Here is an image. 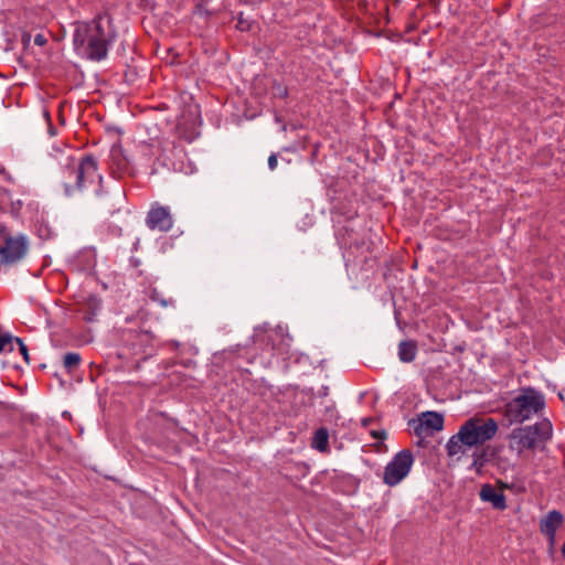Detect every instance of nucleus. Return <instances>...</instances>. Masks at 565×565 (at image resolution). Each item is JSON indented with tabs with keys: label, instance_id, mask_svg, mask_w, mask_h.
<instances>
[{
	"label": "nucleus",
	"instance_id": "nucleus-40",
	"mask_svg": "<svg viewBox=\"0 0 565 565\" xmlns=\"http://www.w3.org/2000/svg\"><path fill=\"white\" fill-rule=\"evenodd\" d=\"M167 52H168V55H170V54L172 55V60H171L170 63L173 64L174 60L179 56V54L172 47L168 49Z\"/></svg>",
	"mask_w": 565,
	"mask_h": 565
},
{
	"label": "nucleus",
	"instance_id": "nucleus-15",
	"mask_svg": "<svg viewBox=\"0 0 565 565\" xmlns=\"http://www.w3.org/2000/svg\"><path fill=\"white\" fill-rule=\"evenodd\" d=\"M480 499L484 502H490L497 510H504L507 508L505 495L502 491H498L493 486L487 483L481 487Z\"/></svg>",
	"mask_w": 565,
	"mask_h": 565
},
{
	"label": "nucleus",
	"instance_id": "nucleus-42",
	"mask_svg": "<svg viewBox=\"0 0 565 565\" xmlns=\"http://www.w3.org/2000/svg\"><path fill=\"white\" fill-rule=\"evenodd\" d=\"M275 121L278 124L286 122L284 117L278 111H275Z\"/></svg>",
	"mask_w": 565,
	"mask_h": 565
},
{
	"label": "nucleus",
	"instance_id": "nucleus-9",
	"mask_svg": "<svg viewBox=\"0 0 565 565\" xmlns=\"http://www.w3.org/2000/svg\"><path fill=\"white\" fill-rule=\"evenodd\" d=\"M201 111L200 105L198 104H189L184 106L181 115L178 117L177 130L180 135V138L191 142L193 141L200 132L198 128L201 126Z\"/></svg>",
	"mask_w": 565,
	"mask_h": 565
},
{
	"label": "nucleus",
	"instance_id": "nucleus-5",
	"mask_svg": "<svg viewBox=\"0 0 565 565\" xmlns=\"http://www.w3.org/2000/svg\"><path fill=\"white\" fill-rule=\"evenodd\" d=\"M543 395L532 387L524 388L505 406V416L510 423H523L544 408Z\"/></svg>",
	"mask_w": 565,
	"mask_h": 565
},
{
	"label": "nucleus",
	"instance_id": "nucleus-34",
	"mask_svg": "<svg viewBox=\"0 0 565 565\" xmlns=\"http://www.w3.org/2000/svg\"><path fill=\"white\" fill-rule=\"evenodd\" d=\"M44 115H45V117L47 119V122H49V134L51 136H55L57 134V129L53 126V124L51 121L50 113L47 110H45Z\"/></svg>",
	"mask_w": 565,
	"mask_h": 565
},
{
	"label": "nucleus",
	"instance_id": "nucleus-44",
	"mask_svg": "<svg viewBox=\"0 0 565 565\" xmlns=\"http://www.w3.org/2000/svg\"><path fill=\"white\" fill-rule=\"evenodd\" d=\"M92 340H93V338H92V335H90L89 333H88V334H86V335H84V337L81 339V341H82L83 343H88V342H90Z\"/></svg>",
	"mask_w": 565,
	"mask_h": 565
},
{
	"label": "nucleus",
	"instance_id": "nucleus-14",
	"mask_svg": "<svg viewBox=\"0 0 565 565\" xmlns=\"http://www.w3.org/2000/svg\"><path fill=\"white\" fill-rule=\"evenodd\" d=\"M110 43H113V41L87 38L85 43L86 57L92 61H102L106 58Z\"/></svg>",
	"mask_w": 565,
	"mask_h": 565
},
{
	"label": "nucleus",
	"instance_id": "nucleus-28",
	"mask_svg": "<svg viewBox=\"0 0 565 565\" xmlns=\"http://www.w3.org/2000/svg\"><path fill=\"white\" fill-rule=\"evenodd\" d=\"M385 297H386V298H385V301H386V302H392V303H393V307H394V318H395V319L401 318V317H402V311H401V309H399V308H397V307L395 306V301H394V296H393V294H392V292H386V294H385Z\"/></svg>",
	"mask_w": 565,
	"mask_h": 565
},
{
	"label": "nucleus",
	"instance_id": "nucleus-24",
	"mask_svg": "<svg viewBox=\"0 0 565 565\" xmlns=\"http://www.w3.org/2000/svg\"><path fill=\"white\" fill-rule=\"evenodd\" d=\"M237 23L235 25V29L241 32H250L253 26V21L247 20L243 17V12H239L237 15Z\"/></svg>",
	"mask_w": 565,
	"mask_h": 565
},
{
	"label": "nucleus",
	"instance_id": "nucleus-51",
	"mask_svg": "<svg viewBox=\"0 0 565 565\" xmlns=\"http://www.w3.org/2000/svg\"><path fill=\"white\" fill-rule=\"evenodd\" d=\"M98 180H99V188H102L103 177L98 175Z\"/></svg>",
	"mask_w": 565,
	"mask_h": 565
},
{
	"label": "nucleus",
	"instance_id": "nucleus-6",
	"mask_svg": "<svg viewBox=\"0 0 565 565\" xmlns=\"http://www.w3.org/2000/svg\"><path fill=\"white\" fill-rule=\"evenodd\" d=\"M552 437V425L548 420H542L512 430L510 435V448L522 454L524 450L534 449L539 444L545 443Z\"/></svg>",
	"mask_w": 565,
	"mask_h": 565
},
{
	"label": "nucleus",
	"instance_id": "nucleus-25",
	"mask_svg": "<svg viewBox=\"0 0 565 565\" xmlns=\"http://www.w3.org/2000/svg\"><path fill=\"white\" fill-rule=\"evenodd\" d=\"M488 462V452L484 449L475 450L472 466L483 467Z\"/></svg>",
	"mask_w": 565,
	"mask_h": 565
},
{
	"label": "nucleus",
	"instance_id": "nucleus-49",
	"mask_svg": "<svg viewBox=\"0 0 565 565\" xmlns=\"http://www.w3.org/2000/svg\"><path fill=\"white\" fill-rule=\"evenodd\" d=\"M561 552H562L563 557L565 558V541H564V544H563V546L561 548Z\"/></svg>",
	"mask_w": 565,
	"mask_h": 565
},
{
	"label": "nucleus",
	"instance_id": "nucleus-22",
	"mask_svg": "<svg viewBox=\"0 0 565 565\" xmlns=\"http://www.w3.org/2000/svg\"><path fill=\"white\" fill-rule=\"evenodd\" d=\"M397 326L401 331H403L407 337L414 333H417L419 330V323L417 320H396Z\"/></svg>",
	"mask_w": 565,
	"mask_h": 565
},
{
	"label": "nucleus",
	"instance_id": "nucleus-31",
	"mask_svg": "<svg viewBox=\"0 0 565 565\" xmlns=\"http://www.w3.org/2000/svg\"><path fill=\"white\" fill-rule=\"evenodd\" d=\"M21 43L23 45V50H28L31 43V34L26 31L22 32Z\"/></svg>",
	"mask_w": 565,
	"mask_h": 565
},
{
	"label": "nucleus",
	"instance_id": "nucleus-2",
	"mask_svg": "<svg viewBox=\"0 0 565 565\" xmlns=\"http://www.w3.org/2000/svg\"><path fill=\"white\" fill-rule=\"evenodd\" d=\"M498 431L495 419L488 417H471L452 435L446 444L447 455L450 457L463 454L466 448L478 447L491 440Z\"/></svg>",
	"mask_w": 565,
	"mask_h": 565
},
{
	"label": "nucleus",
	"instance_id": "nucleus-37",
	"mask_svg": "<svg viewBox=\"0 0 565 565\" xmlns=\"http://www.w3.org/2000/svg\"><path fill=\"white\" fill-rule=\"evenodd\" d=\"M371 436L375 439H384L385 431L384 430H371Z\"/></svg>",
	"mask_w": 565,
	"mask_h": 565
},
{
	"label": "nucleus",
	"instance_id": "nucleus-17",
	"mask_svg": "<svg viewBox=\"0 0 565 565\" xmlns=\"http://www.w3.org/2000/svg\"><path fill=\"white\" fill-rule=\"evenodd\" d=\"M312 447L319 451H326L329 447V431L326 427L318 428L312 438Z\"/></svg>",
	"mask_w": 565,
	"mask_h": 565
},
{
	"label": "nucleus",
	"instance_id": "nucleus-19",
	"mask_svg": "<svg viewBox=\"0 0 565 565\" xmlns=\"http://www.w3.org/2000/svg\"><path fill=\"white\" fill-rule=\"evenodd\" d=\"M100 308V299L95 295H89L84 303V317L93 318Z\"/></svg>",
	"mask_w": 565,
	"mask_h": 565
},
{
	"label": "nucleus",
	"instance_id": "nucleus-50",
	"mask_svg": "<svg viewBox=\"0 0 565 565\" xmlns=\"http://www.w3.org/2000/svg\"><path fill=\"white\" fill-rule=\"evenodd\" d=\"M121 193H122L121 188H119V186H118V188H117V194H118V196H120V195H121Z\"/></svg>",
	"mask_w": 565,
	"mask_h": 565
},
{
	"label": "nucleus",
	"instance_id": "nucleus-12",
	"mask_svg": "<svg viewBox=\"0 0 565 565\" xmlns=\"http://www.w3.org/2000/svg\"><path fill=\"white\" fill-rule=\"evenodd\" d=\"M564 518L557 510L550 511L540 522V531L544 534L551 544H554L557 529L563 524Z\"/></svg>",
	"mask_w": 565,
	"mask_h": 565
},
{
	"label": "nucleus",
	"instance_id": "nucleus-30",
	"mask_svg": "<svg viewBox=\"0 0 565 565\" xmlns=\"http://www.w3.org/2000/svg\"><path fill=\"white\" fill-rule=\"evenodd\" d=\"M320 146H321L320 142H317L313 145L311 153L309 156L310 163H315L318 160V153H319Z\"/></svg>",
	"mask_w": 565,
	"mask_h": 565
},
{
	"label": "nucleus",
	"instance_id": "nucleus-10",
	"mask_svg": "<svg viewBox=\"0 0 565 565\" xmlns=\"http://www.w3.org/2000/svg\"><path fill=\"white\" fill-rule=\"evenodd\" d=\"M29 248L28 238L20 234L18 236L8 235L0 245V264L11 265L21 260Z\"/></svg>",
	"mask_w": 565,
	"mask_h": 565
},
{
	"label": "nucleus",
	"instance_id": "nucleus-39",
	"mask_svg": "<svg viewBox=\"0 0 565 565\" xmlns=\"http://www.w3.org/2000/svg\"><path fill=\"white\" fill-rule=\"evenodd\" d=\"M8 235H11L10 231L8 230V227L4 224H1L0 225V237L4 241V237H7Z\"/></svg>",
	"mask_w": 565,
	"mask_h": 565
},
{
	"label": "nucleus",
	"instance_id": "nucleus-4",
	"mask_svg": "<svg viewBox=\"0 0 565 565\" xmlns=\"http://www.w3.org/2000/svg\"><path fill=\"white\" fill-rule=\"evenodd\" d=\"M117 35L109 13L97 14L92 21L78 23L73 34L75 50H79L86 43L87 38L114 41Z\"/></svg>",
	"mask_w": 565,
	"mask_h": 565
},
{
	"label": "nucleus",
	"instance_id": "nucleus-21",
	"mask_svg": "<svg viewBox=\"0 0 565 565\" xmlns=\"http://www.w3.org/2000/svg\"><path fill=\"white\" fill-rule=\"evenodd\" d=\"M82 358L79 353L68 352L64 355L63 364L68 373H72L81 364Z\"/></svg>",
	"mask_w": 565,
	"mask_h": 565
},
{
	"label": "nucleus",
	"instance_id": "nucleus-38",
	"mask_svg": "<svg viewBox=\"0 0 565 565\" xmlns=\"http://www.w3.org/2000/svg\"><path fill=\"white\" fill-rule=\"evenodd\" d=\"M298 147H299V143L298 142H294L290 146L284 147L282 151H285V152H296L298 150Z\"/></svg>",
	"mask_w": 565,
	"mask_h": 565
},
{
	"label": "nucleus",
	"instance_id": "nucleus-33",
	"mask_svg": "<svg viewBox=\"0 0 565 565\" xmlns=\"http://www.w3.org/2000/svg\"><path fill=\"white\" fill-rule=\"evenodd\" d=\"M222 355L225 360L230 361L232 364H236V354L234 351H223Z\"/></svg>",
	"mask_w": 565,
	"mask_h": 565
},
{
	"label": "nucleus",
	"instance_id": "nucleus-32",
	"mask_svg": "<svg viewBox=\"0 0 565 565\" xmlns=\"http://www.w3.org/2000/svg\"><path fill=\"white\" fill-rule=\"evenodd\" d=\"M278 166V154L277 153H271L269 157H268V168L269 170H275Z\"/></svg>",
	"mask_w": 565,
	"mask_h": 565
},
{
	"label": "nucleus",
	"instance_id": "nucleus-20",
	"mask_svg": "<svg viewBox=\"0 0 565 565\" xmlns=\"http://www.w3.org/2000/svg\"><path fill=\"white\" fill-rule=\"evenodd\" d=\"M270 94L274 98L286 99L289 96V89L282 81L274 78L270 84Z\"/></svg>",
	"mask_w": 565,
	"mask_h": 565
},
{
	"label": "nucleus",
	"instance_id": "nucleus-13",
	"mask_svg": "<svg viewBox=\"0 0 565 565\" xmlns=\"http://www.w3.org/2000/svg\"><path fill=\"white\" fill-rule=\"evenodd\" d=\"M444 428V416L437 412H425L419 418V424L414 428L416 435L423 430L439 431Z\"/></svg>",
	"mask_w": 565,
	"mask_h": 565
},
{
	"label": "nucleus",
	"instance_id": "nucleus-41",
	"mask_svg": "<svg viewBox=\"0 0 565 565\" xmlns=\"http://www.w3.org/2000/svg\"><path fill=\"white\" fill-rule=\"evenodd\" d=\"M372 422H373L372 417H365V418L361 419V424H362L363 427H369Z\"/></svg>",
	"mask_w": 565,
	"mask_h": 565
},
{
	"label": "nucleus",
	"instance_id": "nucleus-7",
	"mask_svg": "<svg viewBox=\"0 0 565 565\" xmlns=\"http://www.w3.org/2000/svg\"><path fill=\"white\" fill-rule=\"evenodd\" d=\"M255 337L257 341L277 351L279 354H287L292 342L287 326L282 323L271 328L265 322L262 328L256 329Z\"/></svg>",
	"mask_w": 565,
	"mask_h": 565
},
{
	"label": "nucleus",
	"instance_id": "nucleus-1",
	"mask_svg": "<svg viewBox=\"0 0 565 565\" xmlns=\"http://www.w3.org/2000/svg\"><path fill=\"white\" fill-rule=\"evenodd\" d=\"M154 339L156 337L149 330L114 328L108 335L109 344L114 350L107 354V359L119 360L121 366H128L136 361L132 367L139 370L141 362L152 355Z\"/></svg>",
	"mask_w": 565,
	"mask_h": 565
},
{
	"label": "nucleus",
	"instance_id": "nucleus-52",
	"mask_svg": "<svg viewBox=\"0 0 565 565\" xmlns=\"http://www.w3.org/2000/svg\"><path fill=\"white\" fill-rule=\"evenodd\" d=\"M394 1H395V3H398V2H399V0H394Z\"/></svg>",
	"mask_w": 565,
	"mask_h": 565
},
{
	"label": "nucleus",
	"instance_id": "nucleus-29",
	"mask_svg": "<svg viewBox=\"0 0 565 565\" xmlns=\"http://www.w3.org/2000/svg\"><path fill=\"white\" fill-rule=\"evenodd\" d=\"M150 298L152 300H154V301H159L160 305L163 306V307L168 306L171 302V299L170 300H166L163 298H160L159 292L157 291L156 288L150 290Z\"/></svg>",
	"mask_w": 565,
	"mask_h": 565
},
{
	"label": "nucleus",
	"instance_id": "nucleus-48",
	"mask_svg": "<svg viewBox=\"0 0 565 565\" xmlns=\"http://www.w3.org/2000/svg\"><path fill=\"white\" fill-rule=\"evenodd\" d=\"M171 344H173L174 348H179L180 343L175 340L171 341Z\"/></svg>",
	"mask_w": 565,
	"mask_h": 565
},
{
	"label": "nucleus",
	"instance_id": "nucleus-47",
	"mask_svg": "<svg viewBox=\"0 0 565 565\" xmlns=\"http://www.w3.org/2000/svg\"><path fill=\"white\" fill-rule=\"evenodd\" d=\"M302 149H306L307 148V137L303 138V141L301 142V145H299Z\"/></svg>",
	"mask_w": 565,
	"mask_h": 565
},
{
	"label": "nucleus",
	"instance_id": "nucleus-27",
	"mask_svg": "<svg viewBox=\"0 0 565 565\" xmlns=\"http://www.w3.org/2000/svg\"><path fill=\"white\" fill-rule=\"evenodd\" d=\"M193 13L205 15L206 18H210L214 14L212 11L205 8V0H201L194 6Z\"/></svg>",
	"mask_w": 565,
	"mask_h": 565
},
{
	"label": "nucleus",
	"instance_id": "nucleus-3",
	"mask_svg": "<svg viewBox=\"0 0 565 565\" xmlns=\"http://www.w3.org/2000/svg\"><path fill=\"white\" fill-rule=\"evenodd\" d=\"M97 169V160L92 153L83 156L78 164H76L74 158L71 157L68 158V162L57 171L56 180L68 195L75 190H81L84 182L96 174Z\"/></svg>",
	"mask_w": 565,
	"mask_h": 565
},
{
	"label": "nucleus",
	"instance_id": "nucleus-16",
	"mask_svg": "<svg viewBox=\"0 0 565 565\" xmlns=\"http://www.w3.org/2000/svg\"><path fill=\"white\" fill-rule=\"evenodd\" d=\"M418 351V343L415 339H404L398 343V359L403 363H411L415 360Z\"/></svg>",
	"mask_w": 565,
	"mask_h": 565
},
{
	"label": "nucleus",
	"instance_id": "nucleus-45",
	"mask_svg": "<svg viewBox=\"0 0 565 565\" xmlns=\"http://www.w3.org/2000/svg\"><path fill=\"white\" fill-rule=\"evenodd\" d=\"M288 125H289V128H290L291 130H297L298 128H301V127H302V125H301V124H299V125H298V124H288Z\"/></svg>",
	"mask_w": 565,
	"mask_h": 565
},
{
	"label": "nucleus",
	"instance_id": "nucleus-36",
	"mask_svg": "<svg viewBox=\"0 0 565 565\" xmlns=\"http://www.w3.org/2000/svg\"><path fill=\"white\" fill-rule=\"evenodd\" d=\"M481 320L475 319V320H467V324L472 330H479L481 328L480 326Z\"/></svg>",
	"mask_w": 565,
	"mask_h": 565
},
{
	"label": "nucleus",
	"instance_id": "nucleus-11",
	"mask_svg": "<svg viewBox=\"0 0 565 565\" xmlns=\"http://www.w3.org/2000/svg\"><path fill=\"white\" fill-rule=\"evenodd\" d=\"M146 223L151 230L168 232L173 225V217L168 207L157 205L148 212Z\"/></svg>",
	"mask_w": 565,
	"mask_h": 565
},
{
	"label": "nucleus",
	"instance_id": "nucleus-23",
	"mask_svg": "<svg viewBox=\"0 0 565 565\" xmlns=\"http://www.w3.org/2000/svg\"><path fill=\"white\" fill-rule=\"evenodd\" d=\"M138 78L137 67L134 65L126 64V70L124 72V81L128 85H132Z\"/></svg>",
	"mask_w": 565,
	"mask_h": 565
},
{
	"label": "nucleus",
	"instance_id": "nucleus-46",
	"mask_svg": "<svg viewBox=\"0 0 565 565\" xmlns=\"http://www.w3.org/2000/svg\"><path fill=\"white\" fill-rule=\"evenodd\" d=\"M288 128H289V125H288L287 122H282V124H281V127H280V130H281L282 132H286Z\"/></svg>",
	"mask_w": 565,
	"mask_h": 565
},
{
	"label": "nucleus",
	"instance_id": "nucleus-43",
	"mask_svg": "<svg viewBox=\"0 0 565 565\" xmlns=\"http://www.w3.org/2000/svg\"><path fill=\"white\" fill-rule=\"evenodd\" d=\"M117 152L121 153V152H122V150H121V148H120V147L117 149V148L114 146V147H113V149H111V156H113V158H116Z\"/></svg>",
	"mask_w": 565,
	"mask_h": 565
},
{
	"label": "nucleus",
	"instance_id": "nucleus-26",
	"mask_svg": "<svg viewBox=\"0 0 565 565\" xmlns=\"http://www.w3.org/2000/svg\"><path fill=\"white\" fill-rule=\"evenodd\" d=\"M18 345L19 348V352L20 354L22 355L24 362L26 364H30L31 362V359H30V354H29V350H28V347L25 345V343L23 342V340L21 338H17L15 342H14V345Z\"/></svg>",
	"mask_w": 565,
	"mask_h": 565
},
{
	"label": "nucleus",
	"instance_id": "nucleus-18",
	"mask_svg": "<svg viewBox=\"0 0 565 565\" xmlns=\"http://www.w3.org/2000/svg\"><path fill=\"white\" fill-rule=\"evenodd\" d=\"M17 338L10 331L0 327V354L13 352Z\"/></svg>",
	"mask_w": 565,
	"mask_h": 565
},
{
	"label": "nucleus",
	"instance_id": "nucleus-35",
	"mask_svg": "<svg viewBox=\"0 0 565 565\" xmlns=\"http://www.w3.org/2000/svg\"><path fill=\"white\" fill-rule=\"evenodd\" d=\"M46 43H47V39L43 34L39 33L35 35V38H34L35 45L43 46Z\"/></svg>",
	"mask_w": 565,
	"mask_h": 565
},
{
	"label": "nucleus",
	"instance_id": "nucleus-8",
	"mask_svg": "<svg viewBox=\"0 0 565 565\" xmlns=\"http://www.w3.org/2000/svg\"><path fill=\"white\" fill-rule=\"evenodd\" d=\"M413 462L414 457L411 450L398 451L385 466L383 482L388 487L397 486L409 473Z\"/></svg>",
	"mask_w": 565,
	"mask_h": 565
}]
</instances>
